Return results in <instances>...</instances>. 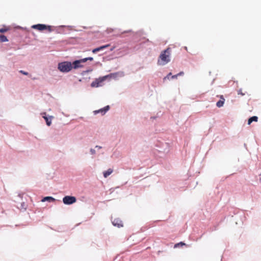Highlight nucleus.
Returning a JSON list of instances; mask_svg holds the SVG:
<instances>
[{"instance_id": "1", "label": "nucleus", "mask_w": 261, "mask_h": 261, "mask_svg": "<svg viewBox=\"0 0 261 261\" xmlns=\"http://www.w3.org/2000/svg\"><path fill=\"white\" fill-rule=\"evenodd\" d=\"M171 50L170 48L162 51L158 61V64L160 65H164L170 61V55Z\"/></svg>"}, {"instance_id": "2", "label": "nucleus", "mask_w": 261, "mask_h": 261, "mask_svg": "<svg viewBox=\"0 0 261 261\" xmlns=\"http://www.w3.org/2000/svg\"><path fill=\"white\" fill-rule=\"evenodd\" d=\"M58 69L62 72H68L72 69V65L70 62H63L58 64Z\"/></svg>"}, {"instance_id": "3", "label": "nucleus", "mask_w": 261, "mask_h": 261, "mask_svg": "<svg viewBox=\"0 0 261 261\" xmlns=\"http://www.w3.org/2000/svg\"><path fill=\"white\" fill-rule=\"evenodd\" d=\"M32 28L33 29L37 30L40 31H42L45 30H47L48 32H51V28L49 25H46L45 24H35L32 26Z\"/></svg>"}, {"instance_id": "4", "label": "nucleus", "mask_w": 261, "mask_h": 261, "mask_svg": "<svg viewBox=\"0 0 261 261\" xmlns=\"http://www.w3.org/2000/svg\"><path fill=\"white\" fill-rule=\"evenodd\" d=\"M76 201V198L74 196H65L63 198V202L65 204L70 205Z\"/></svg>"}, {"instance_id": "5", "label": "nucleus", "mask_w": 261, "mask_h": 261, "mask_svg": "<svg viewBox=\"0 0 261 261\" xmlns=\"http://www.w3.org/2000/svg\"><path fill=\"white\" fill-rule=\"evenodd\" d=\"M108 76H105L99 79H96L92 82L91 86L92 87H98L102 86V84L104 81L107 78Z\"/></svg>"}, {"instance_id": "6", "label": "nucleus", "mask_w": 261, "mask_h": 261, "mask_svg": "<svg viewBox=\"0 0 261 261\" xmlns=\"http://www.w3.org/2000/svg\"><path fill=\"white\" fill-rule=\"evenodd\" d=\"M83 63L84 62L82 61V59L74 61L72 64V68L76 69L77 68L82 67V65H81V63Z\"/></svg>"}, {"instance_id": "7", "label": "nucleus", "mask_w": 261, "mask_h": 261, "mask_svg": "<svg viewBox=\"0 0 261 261\" xmlns=\"http://www.w3.org/2000/svg\"><path fill=\"white\" fill-rule=\"evenodd\" d=\"M112 223L114 226H117L118 227H121L123 226L122 221L118 218L114 219L112 221Z\"/></svg>"}, {"instance_id": "8", "label": "nucleus", "mask_w": 261, "mask_h": 261, "mask_svg": "<svg viewBox=\"0 0 261 261\" xmlns=\"http://www.w3.org/2000/svg\"><path fill=\"white\" fill-rule=\"evenodd\" d=\"M220 99L217 102L216 106L218 108L222 107L225 102V99L223 95L220 96Z\"/></svg>"}, {"instance_id": "9", "label": "nucleus", "mask_w": 261, "mask_h": 261, "mask_svg": "<svg viewBox=\"0 0 261 261\" xmlns=\"http://www.w3.org/2000/svg\"><path fill=\"white\" fill-rule=\"evenodd\" d=\"M110 46V44H107V45H105L101 46H100L99 47H97V48H94V49H93L92 53H97L98 51L102 50L103 49L109 47Z\"/></svg>"}, {"instance_id": "10", "label": "nucleus", "mask_w": 261, "mask_h": 261, "mask_svg": "<svg viewBox=\"0 0 261 261\" xmlns=\"http://www.w3.org/2000/svg\"><path fill=\"white\" fill-rule=\"evenodd\" d=\"M109 109H110L109 106H107L105 107V108L101 109L99 110L95 111L94 113L97 114L98 113H101L102 114H105L106 113V112H107L109 110Z\"/></svg>"}, {"instance_id": "11", "label": "nucleus", "mask_w": 261, "mask_h": 261, "mask_svg": "<svg viewBox=\"0 0 261 261\" xmlns=\"http://www.w3.org/2000/svg\"><path fill=\"white\" fill-rule=\"evenodd\" d=\"M43 114L44 115L43 116V118L45 120L46 124L48 126H50L51 123V118H53V117L51 116V117H50V118L47 117L46 116V113H44Z\"/></svg>"}, {"instance_id": "12", "label": "nucleus", "mask_w": 261, "mask_h": 261, "mask_svg": "<svg viewBox=\"0 0 261 261\" xmlns=\"http://www.w3.org/2000/svg\"><path fill=\"white\" fill-rule=\"evenodd\" d=\"M55 200H56L54 198L50 196H47L43 198L41 201L42 202H45L46 201H48L49 202H54Z\"/></svg>"}, {"instance_id": "13", "label": "nucleus", "mask_w": 261, "mask_h": 261, "mask_svg": "<svg viewBox=\"0 0 261 261\" xmlns=\"http://www.w3.org/2000/svg\"><path fill=\"white\" fill-rule=\"evenodd\" d=\"M113 170L112 169H109L107 171H106L103 172V176L105 178H107L108 176H109L112 172Z\"/></svg>"}, {"instance_id": "14", "label": "nucleus", "mask_w": 261, "mask_h": 261, "mask_svg": "<svg viewBox=\"0 0 261 261\" xmlns=\"http://www.w3.org/2000/svg\"><path fill=\"white\" fill-rule=\"evenodd\" d=\"M258 117L257 116H253L250 118L248 121V124H250L253 121H257Z\"/></svg>"}, {"instance_id": "15", "label": "nucleus", "mask_w": 261, "mask_h": 261, "mask_svg": "<svg viewBox=\"0 0 261 261\" xmlns=\"http://www.w3.org/2000/svg\"><path fill=\"white\" fill-rule=\"evenodd\" d=\"M8 40L6 36L3 35H0V41L1 42H7Z\"/></svg>"}, {"instance_id": "16", "label": "nucleus", "mask_w": 261, "mask_h": 261, "mask_svg": "<svg viewBox=\"0 0 261 261\" xmlns=\"http://www.w3.org/2000/svg\"><path fill=\"white\" fill-rule=\"evenodd\" d=\"M186 245V244L181 242L180 243H177L175 245H174V248H177V247H178L179 246H185Z\"/></svg>"}, {"instance_id": "17", "label": "nucleus", "mask_w": 261, "mask_h": 261, "mask_svg": "<svg viewBox=\"0 0 261 261\" xmlns=\"http://www.w3.org/2000/svg\"><path fill=\"white\" fill-rule=\"evenodd\" d=\"M9 30V28L5 27L3 28L0 29V33H5L7 32Z\"/></svg>"}, {"instance_id": "18", "label": "nucleus", "mask_w": 261, "mask_h": 261, "mask_svg": "<svg viewBox=\"0 0 261 261\" xmlns=\"http://www.w3.org/2000/svg\"><path fill=\"white\" fill-rule=\"evenodd\" d=\"M93 58L92 57H88V58H84V59H82V61H83L84 63L86 62V61L89 60V61H93Z\"/></svg>"}, {"instance_id": "19", "label": "nucleus", "mask_w": 261, "mask_h": 261, "mask_svg": "<svg viewBox=\"0 0 261 261\" xmlns=\"http://www.w3.org/2000/svg\"><path fill=\"white\" fill-rule=\"evenodd\" d=\"M238 95H241L242 96L245 95V93L242 92V89H240L238 91Z\"/></svg>"}, {"instance_id": "20", "label": "nucleus", "mask_w": 261, "mask_h": 261, "mask_svg": "<svg viewBox=\"0 0 261 261\" xmlns=\"http://www.w3.org/2000/svg\"><path fill=\"white\" fill-rule=\"evenodd\" d=\"M171 75V73L170 72L166 77L164 78V80H166L167 79H169L170 76Z\"/></svg>"}, {"instance_id": "21", "label": "nucleus", "mask_w": 261, "mask_h": 261, "mask_svg": "<svg viewBox=\"0 0 261 261\" xmlns=\"http://www.w3.org/2000/svg\"><path fill=\"white\" fill-rule=\"evenodd\" d=\"M19 72L20 73H21L22 74H23L24 75H28V74H29L28 72H25V71H23V70H20Z\"/></svg>"}, {"instance_id": "22", "label": "nucleus", "mask_w": 261, "mask_h": 261, "mask_svg": "<svg viewBox=\"0 0 261 261\" xmlns=\"http://www.w3.org/2000/svg\"><path fill=\"white\" fill-rule=\"evenodd\" d=\"M178 76V74H175V75H174L172 76L171 78L172 79H175V78H177Z\"/></svg>"}, {"instance_id": "23", "label": "nucleus", "mask_w": 261, "mask_h": 261, "mask_svg": "<svg viewBox=\"0 0 261 261\" xmlns=\"http://www.w3.org/2000/svg\"><path fill=\"white\" fill-rule=\"evenodd\" d=\"M90 151L92 154H94L95 153V151L93 149H91Z\"/></svg>"}, {"instance_id": "24", "label": "nucleus", "mask_w": 261, "mask_h": 261, "mask_svg": "<svg viewBox=\"0 0 261 261\" xmlns=\"http://www.w3.org/2000/svg\"><path fill=\"white\" fill-rule=\"evenodd\" d=\"M184 72L183 71H181L179 73H178L177 74H178V76L179 75H183L184 74Z\"/></svg>"}, {"instance_id": "25", "label": "nucleus", "mask_w": 261, "mask_h": 261, "mask_svg": "<svg viewBox=\"0 0 261 261\" xmlns=\"http://www.w3.org/2000/svg\"><path fill=\"white\" fill-rule=\"evenodd\" d=\"M107 31H108V32L109 33V32H113V29H108V30H107Z\"/></svg>"}, {"instance_id": "26", "label": "nucleus", "mask_w": 261, "mask_h": 261, "mask_svg": "<svg viewBox=\"0 0 261 261\" xmlns=\"http://www.w3.org/2000/svg\"><path fill=\"white\" fill-rule=\"evenodd\" d=\"M130 31H125L123 33H128Z\"/></svg>"}, {"instance_id": "27", "label": "nucleus", "mask_w": 261, "mask_h": 261, "mask_svg": "<svg viewBox=\"0 0 261 261\" xmlns=\"http://www.w3.org/2000/svg\"><path fill=\"white\" fill-rule=\"evenodd\" d=\"M96 147H98V148H100V146H96Z\"/></svg>"}]
</instances>
